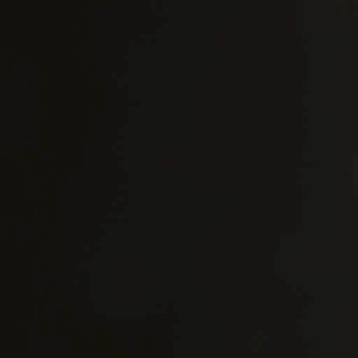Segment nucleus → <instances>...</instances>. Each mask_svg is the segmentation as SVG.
<instances>
[{
  "mask_svg": "<svg viewBox=\"0 0 358 358\" xmlns=\"http://www.w3.org/2000/svg\"><path fill=\"white\" fill-rule=\"evenodd\" d=\"M17 245L20 248L24 247V242L20 239L17 241Z\"/></svg>",
  "mask_w": 358,
  "mask_h": 358,
  "instance_id": "7",
  "label": "nucleus"
},
{
  "mask_svg": "<svg viewBox=\"0 0 358 358\" xmlns=\"http://www.w3.org/2000/svg\"><path fill=\"white\" fill-rule=\"evenodd\" d=\"M15 69L17 70V71L20 74V75H22L24 74V71H25V69L24 68H22L19 64L18 62H16L15 63Z\"/></svg>",
  "mask_w": 358,
  "mask_h": 358,
  "instance_id": "4",
  "label": "nucleus"
},
{
  "mask_svg": "<svg viewBox=\"0 0 358 358\" xmlns=\"http://www.w3.org/2000/svg\"><path fill=\"white\" fill-rule=\"evenodd\" d=\"M23 58H24V59H25V60H27V57L26 56H24V55H23Z\"/></svg>",
  "mask_w": 358,
  "mask_h": 358,
  "instance_id": "8",
  "label": "nucleus"
},
{
  "mask_svg": "<svg viewBox=\"0 0 358 358\" xmlns=\"http://www.w3.org/2000/svg\"><path fill=\"white\" fill-rule=\"evenodd\" d=\"M17 330L21 332L23 330V324L21 322H18L17 324Z\"/></svg>",
  "mask_w": 358,
  "mask_h": 358,
  "instance_id": "5",
  "label": "nucleus"
},
{
  "mask_svg": "<svg viewBox=\"0 0 358 358\" xmlns=\"http://www.w3.org/2000/svg\"><path fill=\"white\" fill-rule=\"evenodd\" d=\"M20 124H17V129L15 136V147L17 154V157L22 162L23 171L24 173H28L29 172V164L24 160V145L25 140L23 136L22 131L27 130V124L24 122H20Z\"/></svg>",
  "mask_w": 358,
  "mask_h": 358,
  "instance_id": "1",
  "label": "nucleus"
},
{
  "mask_svg": "<svg viewBox=\"0 0 358 358\" xmlns=\"http://www.w3.org/2000/svg\"><path fill=\"white\" fill-rule=\"evenodd\" d=\"M17 85L19 87H20V88H19V90H20V91L22 90H23V91H27V81H26L25 79L23 78L22 82H20V83H17Z\"/></svg>",
  "mask_w": 358,
  "mask_h": 358,
  "instance_id": "3",
  "label": "nucleus"
},
{
  "mask_svg": "<svg viewBox=\"0 0 358 358\" xmlns=\"http://www.w3.org/2000/svg\"><path fill=\"white\" fill-rule=\"evenodd\" d=\"M15 55L17 57H19L20 56L22 55L21 50L19 48H17V49L15 50Z\"/></svg>",
  "mask_w": 358,
  "mask_h": 358,
  "instance_id": "6",
  "label": "nucleus"
},
{
  "mask_svg": "<svg viewBox=\"0 0 358 358\" xmlns=\"http://www.w3.org/2000/svg\"><path fill=\"white\" fill-rule=\"evenodd\" d=\"M15 222L17 227L18 234L22 236L27 227L24 218L21 215H17L15 218Z\"/></svg>",
  "mask_w": 358,
  "mask_h": 358,
  "instance_id": "2",
  "label": "nucleus"
}]
</instances>
